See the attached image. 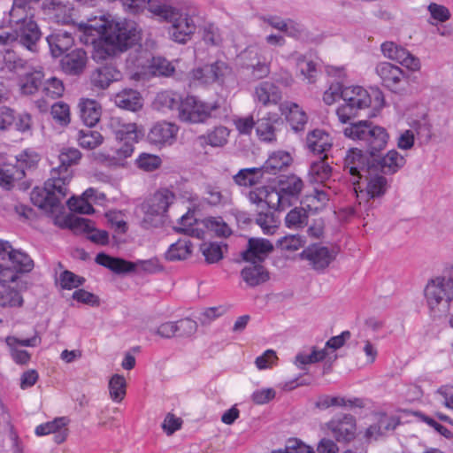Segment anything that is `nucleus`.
Returning a JSON list of instances; mask_svg holds the SVG:
<instances>
[{"mask_svg": "<svg viewBox=\"0 0 453 453\" xmlns=\"http://www.w3.org/2000/svg\"><path fill=\"white\" fill-rule=\"evenodd\" d=\"M316 407L326 410L332 406L364 407V402L360 398L345 399L340 396L321 395L315 403Z\"/></svg>", "mask_w": 453, "mask_h": 453, "instance_id": "nucleus-40", "label": "nucleus"}, {"mask_svg": "<svg viewBox=\"0 0 453 453\" xmlns=\"http://www.w3.org/2000/svg\"><path fill=\"white\" fill-rule=\"evenodd\" d=\"M68 423V419L65 417L57 418L50 422L42 424L35 429V434L39 436L46 435L50 434H55L60 429L65 427Z\"/></svg>", "mask_w": 453, "mask_h": 453, "instance_id": "nucleus-55", "label": "nucleus"}, {"mask_svg": "<svg viewBox=\"0 0 453 453\" xmlns=\"http://www.w3.org/2000/svg\"><path fill=\"white\" fill-rule=\"evenodd\" d=\"M326 157L325 154L320 160L311 163L309 171L311 181L323 183L331 176L332 167L326 162Z\"/></svg>", "mask_w": 453, "mask_h": 453, "instance_id": "nucleus-44", "label": "nucleus"}, {"mask_svg": "<svg viewBox=\"0 0 453 453\" xmlns=\"http://www.w3.org/2000/svg\"><path fill=\"white\" fill-rule=\"evenodd\" d=\"M280 111L286 116L287 121L295 132L303 131L308 121L305 111L296 103L284 102L280 105Z\"/></svg>", "mask_w": 453, "mask_h": 453, "instance_id": "nucleus-25", "label": "nucleus"}, {"mask_svg": "<svg viewBox=\"0 0 453 453\" xmlns=\"http://www.w3.org/2000/svg\"><path fill=\"white\" fill-rule=\"evenodd\" d=\"M336 249L314 243L306 247L299 256L315 271H324L336 258Z\"/></svg>", "mask_w": 453, "mask_h": 453, "instance_id": "nucleus-11", "label": "nucleus"}, {"mask_svg": "<svg viewBox=\"0 0 453 453\" xmlns=\"http://www.w3.org/2000/svg\"><path fill=\"white\" fill-rule=\"evenodd\" d=\"M17 42L31 51H36V45L41 39V31L34 20L21 22L15 26Z\"/></svg>", "mask_w": 453, "mask_h": 453, "instance_id": "nucleus-22", "label": "nucleus"}, {"mask_svg": "<svg viewBox=\"0 0 453 453\" xmlns=\"http://www.w3.org/2000/svg\"><path fill=\"white\" fill-rule=\"evenodd\" d=\"M333 145L329 134L322 129H314L308 133L306 146L314 154H323L328 151Z\"/></svg>", "mask_w": 453, "mask_h": 453, "instance_id": "nucleus-30", "label": "nucleus"}, {"mask_svg": "<svg viewBox=\"0 0 453 453\" xmlns=\"http://www.w3.org/2000/svg\"><path fill=\"white\" fill-rule=\"evenodd\" d=\"M327 427L338 442L347 443L356 437L357 424L352 415L345 414L342 418H334L327 423Z\"/></svg>", "mask_w": 453, "mask_h": 453, "instance_id": "nucleus-15", "label": "nucleus"}, {"mask_svg": "<svg viewBox=\"0 0 453 453\" xmlns=\"http://www.w3.org/2000/svg\"><path fill=\"white\" fill-rule=\"evenodd\" d=\"M65 90L62 81L56 77H50L43 82L42 92L45 96L55 99L60 97Z\"/></svg>", "mask_w": 453, "mask_h": 453, "instance_id": "nucleus-54", "label": "nucleus"}, {"mask_svg": "<svg viewBox=\"0 0 453 453\" xmlns=\"http://www.w3.org/2000/svg\"><path fill=\"white\" fill-rule=\"evenodd\" d=\"M183 97L177 92L165 90L157 93L155 104L160 109L175 110L179 113Z\"/></svg>", "mask_w": 453, "mask_h": 453, "instance_id": "nucleus-42", "label": "nucleus"}, {"mask_svg": "<svg viewBox=\"0 0 453 453\" xmlns=\"http://www.w3.org/2000/svg\"><path fill=\"white\" fill-rule=\"evenodd\" d=\"M59 281L62 288L72 289L83 285L85 279L74 274L71 271L65 270L60 273Z\"/></svg>", "mask_w": 453, "mask_h": 453, "instance_id": "nucleus-62", "label": "nucleus"}, {"mask_svg": "<svg viewBox=\"0 0 453 453\" xmlns=\"http://www.w3.org/2000/svg\"><path fill=\"white\" fill-rule=\"evenodd\" d=\"M367 169L368 173L362 177L366 182L365 191L360 190V194L357 195L359 207L362 205V196H366L369 198L380 197L385 195L389 187L388 179L384 174L375 170L374 167Z\"/></svg>", "mask_w": 453, "mask_h": 453, "instance_id": "nucleus-13", "label": "nucleus"}, {"mask_svg": "<svg viewBox=\"0 0 453 453\" xmlns=\"http://www.w3.org/2000/svg\"><path fill=\"white\" fill-rule=\"evenodd\" d=\"M205 200L212 206L226 205L230 203L231 197L223 193L218 187L207 185L205 188Z\"/></svg>", "mask_w": 453, "mask_h": 453, "instance_id": "nucleus-51", "label": "nucleus"}, {"mask_svg": "<svg viewBox=\"0 0 453 453\" xmlns=\"http://www.w3.org/2000/svg\"><path fill=\"white\" fill-rule=\"evenodd\" d=\"M39 7L44 16L57 23L67 24L71 20L72 8L64 0H43Z\"/></svg>", "mask_w": 453, "mask_h": 453, "instance_id": "nucleus-18", "label": "nucleus"}, {"mask_svg": "<svg viewBox=\"0 0 453 453\" xmlns=\"http://www.w3.org/2000/svg\"><path fill=\"white\" fill-rule=\"evenodd\" d=\"M174 323L176 326V335L178 337H189L197 330L196 322L188 318L180 319Z\"/></svg>", "mask_w": 453, "mask_h": 453, "instance_id": "nucleus-64", "label": "nucleus"}, {"mask_svg": "<svg viewBox=\"0 0 453 453\" xmlns=\"http://www.w3.org/2000/svg\"><path fill=\"white\" fill-rule=\"evenodd\" d=\"M256 223L262 228L264 234H273L279 226V220L273 212L259 211L257 214Z\"/></svg>", "mask_w": 453, "mask_h": 453, "instance_id": "nucleus-50", "label": "nucleus"}, {"mask_svg": "<svg viewBox=\"0 0 453 453\" xmlns=\"http://www.w3.org/2000/svg\"><path fill=\"white\" fill-rule=\"evenodd\" d=\"M292 162L289 153L279 150L272 153L261 166L264 174L275 175L286 169Z\"/></svg>", "mask_w": 453, "mask_h": 453, "instance_id": "nucleus-34", "label": "nucleus"}, {"mask_svg": "<svg viewBox=\"0 0 453 453\" xmlns=\"http://www.w3.org/2000/svg\"><path fill=\"white\" fill-rule=\"evenodd\" d=\"M41 0H13L12 9L9 12V23L16 26L21 22L33 20L36 9Z\"/></svg>", "mask_w": 453, "mask_h": 453, "instance_id": "nucleus-19", "label": "nucleus"}, {"mask_svg": "<svg viewBox=\"0 0 453 453\" xmlns=\"http://www.w3.org/2000/svg\"><path fill=\"white\" fill-rule=\"evenodd\" d=\"M173 15V17L167 20L172 23L169 34L173 41L184 43L195 32L196 25L193 19L187 15H181L176 11Z\"/></svg>", "mask_w": 453, "mask_h": 453, "instance_id": "nucleus-17", "label": "nucleus"}, {"mask_svg": "<svg viewBox=\"0 0 453 453\" xmlns=\"http://www.w3.org/2000/svg\"><path fill=\"white\" fill-rule=\"evenodd\" d=\"M192 253V242L185 237L170 245L165 254V259L177 261L187 259Z\"/></svg>", "mask_w": 453, "mask_h": 453, "instance_id": "nucleus-38", "label": "nucleus"}, {"mask_svg": "<svg viewBox=\"0 0 453 453\" xmlns=\"http://www.w3.org/2000/svg\"><path fill=\"white\" fill-rule=\"evenodd\" d=\"M375 73L383 87L394 93H402L408 85V74L398 65L390 62H379L375 66Z\"/></svg>", "mask_w": 453, "mask_h": 453, "instance_id": "nucleus-8", "label": "nucleus"}, {"mask_svg": "<svg viewBox=\"0 0 453 453\" xmlns=\"http://www.w3.org/2000/svg\"><path fill=\"white\" fill-rule=\"evenodd\" d=\"M108 388L111 400L120 403L126 395V379L123 375L116 373L110 379Z\"/></svg>", "mask_w": 453, "mask_h": 453, "instance_id": "nucleus-48", "label": "nucleus"}, {"mask_svg": "<svg viewBox=\"0 0 453 453\" xmlns=\"http://www.w3.org/2000/svg\"><path fill=\"white\" fill-rule=\"evenodd\" d=\"M228 71L227 65L222 61H216L192 71V78L202 84H210L220 81Z\"/></svg>", "mask_w": 453, "mask_h": 453, "instance_id": "nucleus-21", "label": "nucleus"}, {"mask_svg": "<svg viewBox=\"0 0 453 453\" xmlns=\"http://www.w3.org/2000/svg\"><path fill=\"white\" fill-rule=\"evenodd\" d=\"M5 251L1 256L2 260H6L12 264L19 273H28L34 267V262L30 257L17 250H13L11 244L7 242V247L4 246Z\"/></svg>", "mask_w": 453, "mask_h": 453, "instance_id": "nucleus-29", "label": "nucleus"}, {"mask_svg": "<svg viewBox=\"0 0 453 453\" xmlns=\"http://www.w3.org/2000/svg\"><path fill=\"white\" fill-rule=\"evenodd\" d=\"M250 56V62L243 64V67L250 71V74L255 80H260L265 78L270 73V66L265 62L261 61L260 57L257 52L249 50L245 53Z\"/></svg>", "mask_w": 453, "mask_h": 453, "instance_id": "nucleus-39", "label": "nucleus"}, {"mask_svg": "<svg viewBox=\"0 0 453 453\" xmlns=\"http://www.w3.org/2000/svg\"><path fill=\"white\" fill-rule=\"evenodd\" d=\"M372 157H367L363 150L357 148L349 149L344 157L343 170L354 177L362 179L372 169Z\"/></svg>", "mask_w": 453, "mask_h": 453, "instance_id": "nucleus-14", "label": "nucleus"}, {"mask_svg": "<svg viewBox=\"0 0 453 453\" xmlns=\"http://www.w3.org/2000/svg\"><path fill=\"white\" fill-rule=\"evenodd\" d=\"M79 106L81 119L83 123L88 127L96 126L101 118L102 108L100 104L92 99H84Z\"/></svg>", "mask_w": 453, "mask_h": 453, "instance_id": "nucleus-35", "label": "nucleus"}, {"mask_svg": "<svg viewBox=\"0 0 453 453\" xmlns=\"http://www.w3.org/2000/svg\"><path fill=\"white\" fill-rule=\"evenodd\" d=\"M178 127L169 122H157L152 126L148 133V141L151 144H171L175 140Z\"/></svg>", "mask_w": 453, "mask_h": 453, "instance_id": "nucleus-24", "label": "nucleus"}, {"mask_svg": "<svg viewBox=\"0 0 453 453\" xmlns=\"http://www.w3.org/2000/svg\"><path fill=\"white\" fill-rule=\"evenodd\" d=\"M87 55L81 49H77L66 54L61 59L62 69L71 75L81 73L86 66Z\"/></svg>", "mask_w": 453, "mask_h": 453, "instance_id": "nucleus-31", "label": "nucleus"}, {"mask_svg": "<svg viewBox=\"0 0 453 453\" xmlns=\"http://www.w3.org/2000/svg\"><path fill=\"white\" fill-rule=\"evenodd\" d=\"M150 67L152 73L158 76H170L174 72V66L164 58H153Z\"/></svg>", "mask_w": 453, "mask_h": 453, "instance_id": "nucleus-61", "label": "nucleus"}, {"mask_svg": "<svg viewBox=\"0 0 453 453\" xmlns=\"http://www.w3.org/2000/svg\"><path fill=\"white\" fill-rule=\"evenodd\" d=\"M4 62L10 71L25 70L24 73L19 78L21 94L34 95L43 85L44 73L42 68L26 67V63L22 59L16 58L13 53L9 51L4 56Z\"/></svg>", "mask_w": 453, "mask_h": 453, "instance_id": "nucleus-6", "label": "nucleus"}, {"mask_svg": "<svg viewBox=\"0 0 453 453\" xmlns=\"http://www.w3.org/2000/svg\"><path fill=\"white\" fill-rule=\"evenodd\" d=\"M24 178V172L12 165L0 166V186L10 190L17 180Z\"/></svg>", "mask_w": 453, "mask_h": 453, "instance_id": "nucleus-45", "label": "nucleus"}, {"mask_svg": "<svg viewBox=\"0 0 453 453\" xmlns=\"http://www.w3.org/2000/svg\"><path fill=\"white\" fill-rule=\"evenodd\" d=\"M146 7L148 8L150 12L166 21L168 20L169 18L173 17V14L175 11L173 8L163 4L159 0H147Z\"/></svg>", "mask_w": 453, "mask_h": 453, "instance_id": "nucleus-53", "label": "nucleus"}, {"mask_svg": "<svg viewBox=\"0 0 453 453\" xmlns=\"http://www.w3.org/2000/svg\"><path fill=\"white\" fill-rule=\"evenodd\" d=\"M81 157V153L78 149L64 148L58 156L60 165L51 170L50 178L44 187L33 188L30 194L33 204L49 214L60 213L64 209L62 200L67 195V185L73 177L70 167L78 164Z\"/></svg>", "mask_w": 453, "mask_h": 453, "instance_id": "nucleus-1", "label": "nucleus"}, {"mask_svg": "<svg viewBox=\"0 0 453 453\" xmlns=\"http://www.w3.org/2000/svg\"><path fill=\"white\" fill-rule=\"evenodd\" d=\"M104 141L103 135L90 127L81 129L78 133V142L81 147L88 150H93L102 144Z\"/></svg>", "mask_w": 453, "mask_h": 453, "instance_id": "nucleus-47", "label": "nucleus"}, {"mask_svg": "<svg viewBox=\"0 0 453 453\" xmlns=\"http://www.w3.org/2000/svg\"><path fill=\"white\" fill-rule=\"evenodd\" d=\"M425 296L434 319L445 317L453 302V265L443 275L430 280L425 288Z\"/></svg>", "mask_w": 453, "mask_h": 453, "instance_id": "nucleus-3", "label": "nucleus"}, {"mask_svg": "<svg viewBox=\"0 0 453 453\" xmlns=\"http://www.w3.org/2000/svg\"><path fill=\"white\" fill-rule=\"evenodd\" d=\"M281 99L280 88L268 81H262L255 87L254 100L264 106L268 104H277Z\"/></svg>", "mask_w": 453, "mask_h": 453, "instance_id": "nucleus-27", "label": "nucleus"}, {"mask_svg": "<svg viewBox=\"0 0 453 453\" xmlns=\"http://www.w3.org/2000/svg\"><path fill=\"white\" fill-rule=\"evenodd\" d=\"M343 134L346 137L360 142L372 157L386 148L389 138L384 127L374 125L369 120L351 123L343 129Z\"/></svg>", "mask_w": 453, "mask_h": 453, "instance_id": "nucleus-4", "label": "nucleus"}, {"mask_svg": "<svg viewBox=\"0 0 453 453\" xmlns=\"http://www.w3.org/2000/svg\"><path fill=\"white\" fill-rule=\"evenodd\" d=\"M47 42L52 56L58 58L72 47L73 38L68 32L58 31L49 35Z\"/></svg>", "mask_w": 453, "mask_h": 453, "instance_id": "nucleus-36", "label": "nucleus"}, {"mask_svg": "<svg viewBox=\"0 0 453 453\" xmlns=\"http://www.w3.org/2000/svg\"><path fill=\"white\" fill-rule=\"evenodd\" d=\"M344 104L338 107L336 113L342 123H347L357 116L360 110L371 105V96L362 87H345L342 92Z\"/></svg>", "mask_w": 453, "mask_h": 453, "instance_id": "nucleus-7", "label": "nucleus"}, {"mask_svg": "<svg viewBox=\"0 0 453 453\" xmlns=\"http://www.w3.org/2000/svg\"><path fill=\"white\" fill-rule=\"evenodd\" d=\"M273 249L272 243L265 239L251 238L249 248L242 252V258L247 262H263L266 255Z\"/></svg>", "mask_w": 453, "mask_h": 453, "instance_id": "nucleus-28", "label": "nucleus"}, {"mask_svg": "<svg viewBox=\"0 0 453 453\" xmlns=\"http://www.w3.org/2000/svg\"><path fill=\"white\" fill-rule=\"evenodd\" d=\"M212 109L211 106L198 100L196 96H188L183 98L178 118L186 123H201L211 116Z\"/></svg>", "mask_w": 453, "mask_h": 453, "instance_id": "nucleus-10", "label": "nucleus"}, {"mask_svg": "<svg viewBox=\"0 0 453 453\" xmlns=\"http://www.w3.org/2000/svg\"><path fill=\"white\" fill-rule=\"evenodd\" d=\"M229 130L222 126L214 127L213 130L208 132L204 135L198 137L201 144L206 143L211 147H222L227 142Z\"/></svg>", "mask_w": 453, "mask_h": 453, "instance_id": "nucleus-43", "label": "nucleus"}, {"mask_svg": "<svg viewBox=\"0 0 453 453\" xmlns=\"http://www.w3.org/2000/svg\"><path fill=\"white\" fill-rule=\"evenodd\" d=\"M175 198L174 194L167 188L157 191L146 205L143 224L145 227L150 226H157L161 223L160 219H154L153 217L160 218L168 210Z\"/></svg>", "mask_w": 453, "mask_h": 453, "instance_id": "nucleus-9", "label": "nucleus"}, {"mask_svg": "<svg viewBox=\"0 0 453 453\" xmlns=\"http://www.w3.org/2000/svg\"><path fill=\"white\" fill-rule=\"evenodd\" d=\"M261 167L243 168L234 175V182L241 187H253L261 182L264 178Z\"/></svg>", "mask_w": 453, "mask_h": 453, "instance_id": "nucleus-37", "label": "nucleus"}, {"mask_svg": "<svg viewBox=\"0 0 453 453\" xmlns=\"http://www.w3.org/2000/svg\"><path fill=\"white\" fill-rule=\"evenodd\" d=\"M39 161L38 154L35 152L23 151L16 157V165L13 166L21 169L26 175V170L34 168Z\"/></svg>", "mask_w": 453, "mask_h": 453, "instance_id": "nucleus-57", "label": "nucleus"}, {"mask_svg": "<svg viewBox=\"0 0 453 453\" xmlns=\"http://www.w3.org/2000/svg\"><path fill=\"white\" fill-rule=\"evenodd\" d=\"M137 166L145 172H153L162 164L161 158L154 154L142 153L136 159Z\"/></svg>", "mask_w": 453, "mask_h": 453, "instance_id": "nucleus-56", "label": "nucleus"}, {"mask_svg": "<svg viewBox=\"0 0 453 453\" xmlns=\"http://www.w3.org/2000/svg\"><path fill=\"white\" fill-rule=\"evenodd\" d=\"M286 226L289 228H302L308 224V215L304 208L292 209L285 218Z\"/></svg>", "mask_w": 453, "mask_h": 453, "instance_id": "nucleus-49", "label": "nucleus"}, {"mask_svg": "<svg viewBox=\"0 0 453 453\" xmlns=\"http://www.w3.org/2000/svg\"><path fill=\"white\" fill-rule=\"evenodd\" d=\"M98 265L108 268L115 273H127L144 272L156 273L163 271L164 267L157 257L136 262L127 261L122 258L111 257L104 252L98 253L95 259Z\"/></svg>", "mask_w": 453, "mask_h": 453, "instance_id": "nucleus-5", "label": "nucleus"}, {"mask_svg": "<svg viewBox=\"0 0 453 453\" xmlns=\"http://www.w3.org/2000/svg\"><path fill=\"white\" fill-rule=\"evenodd\" d=\"M107 127L115 135V138L119 141H138L140 138V132L137 129L135 123L126 122L119 116H111L107 122Z\"/></svg>", "mask_w": 453, "mask_h": 453, "instance_id": "nucleus-23", "label": "nucleus"}, {"mask_svg": "<svg viewBox=\"0 0 453 453\" xmlns=\"http://www.w3.org/2000/svg\"><path fill=\"white\" fill-rule=\"evenodd\" d=\"M23 304V298L19 292L15 289H7L0 293V307H20Z\"/></svg>", "mask_w": 453, "mask_h": 453, "instance_id": "nucleus-59", "label": "nucleus"}, {"mask_svg": "<svg viewBox=\"0 0 453 453\" xmlns=\"http://www.w3.org/2000/svg\"><path fill=\"white\" fill-rule=\"evenodd\" d=\"M19 339L15 336H7L5 343L9 347L10 354L13 361L18 365H26L29 362L31 356L27 350L19 349L17 342Z\"/></svg>", "mask_w": 453, "mask_h": 453, "instance_id": "nucleus-52", "label": "nucleus"}, {"mask_svg": "<svg viewBox=\"0 0 453 453\" xmlns=\"http://www.w3.org/2000/svg\"><path fill=\"white\" fill-rule=\"evenodd\" d=\"M278 119H273L270 117H264L256 122V132L258 138L265 142H272L276 141V127Z\"/></svg>", "mask_w": 453, "mask_h": 453, "instance_id": "nucleus-41", "label": "nucleus"}, {"mask_svg": "<svg viewBox=\"0 0 453 453\" xmlns=\"http://www.w3.org/2000/svg\"><path fill=\"white\" fill-rule=\"evenodd\" d=\"M276 186L280 194L283 196L286 205L292 206L299 200L304 188L303 180L296 174L281 176Z\"/></svg>", "mask_w": 453, "mask_h": 453, "instance_id": "nucleus-16", "label": "nucleus"}, {"mask_svg": "<svg viewBox=\"0 0 453 453\" xmlns=\"http://www.w3.org/2000/svg\"><path fill=\"white\" fill-rule=\"evenodd\" d=\"M382 55L392 61H395L411 71H418L421 64L418 58L412 55L403 46L392 42L387 41L380 45Z\"/></svg>", "mask_w": 453, "mask_h": 453, "instance_id": "nucleus-12", "label": "nucleus"}, {"mask_svg": "<svg viewBox=\"0 0 453 453\" xmlns=\"http://www.w3.org/2000/svg\"><path fill=\"white\" fill-rule=\"evenodd\" d=\"M114 104L119 108L136 111L142 107V98L137 90L125 88L114 96Z\"/></svg>", "mask_w": 453, "mask_h": 453, "instance_id": "nucleus-33", "label": "nucleus"}, {"mask_svg": "<svg viewBox=\"0 0 453 453\" xmlns=\"http://www.w3.org/2000/svg\"><path fill=\"white\" fill-rule=\"evenodd\" d=\"M102 31L95 29L98 38H86L85 42L93 44L92 58L96 61H104L117 57L140 38L135 24L131 21L106 22L99 27Z\"/></svg>", "mask_w": 453, "mask_h": 453, "instance_id": "nucleus-2", "label": "nucleus"}, {"mask_svg": "<svg viewBox=\"0 0 453 453\" xmlns=\"http://www.w3.org/2000/svg\"><path fill=\"white\" fill-rule=\"evenodd\" d=\"M242 280L250 287H256L269 280V273L261 262H250L241 271Z\"/></svg>", "mask_w": 453, "mask_h": 453, "instance_id": "nucleus-32", "label": "nucleus"}, {"mask_svg": "<svg viewBox=\"0 0 453 453\" xmlns=\"http://www.w3.org/2000/svg\"><path fill=\"white\" fill-rule=\"evenodd\" d=\"M204 226L208 230L214 232L219 237H226L232 233L229 226L220 218L206 219H204Z\"/></svg>", "mask_w": 453, "mask_h": 453, "instance_id": "nucleus-60", "label": "nucleus"}, {"mask_svg": "<svg viewBox=\"0 0 453 453\" xmlns=\"http://www.w3.org/2000/svg\"><path fill=\"white\" fill-rule=\"evenodd\" d=\"M121 77V73L116 66L105 65L92 73L90 81L94 87L105 89L111 82L120 80Z\"/></svg>", "mask_w": 453, "mask_h": 453, "instance_id": "nucleus-26", "label": "nucleus"}, {"mask_svg": "<svg viewBox=\"0 0 453 453\" xmlns=\"http://www.w3.org/2000/svg\"><path fill=\"white\" fill-rule=\"evenodd\" d=\"M67 205L72 211L78 212L81 214H91L94 212L93 206L83 196L71 197L67 201Z\"/></svg>", "mask_w": 453, "mask_h": 453, "instance_id": "nucleus-63", "label": "nucleus"}, {"mask_svg": "<svg viewBox=\"0 0 453 453\" xmlns=\"http://www.w3.org/2000/svg\"><path fill=\"white\" fill-rule=\"evenodd\" d=\"M65 222V225L75 233L84 232L88 234L91 232L93 225L91 220L77 216L66 217Z\"/></svg>", "mask_w": 453, "mask_h": 453, "instance_id": "nucleus-58", "label": "nucleus"}, {"mask_svg": "<svg viewBox=\"0 0 453 453\" xmlns=\"http://www.w3.org/2000/svg\"><path fill=\"white\" fill-rule=\"evenodd\" d=\"M405 158L395 150H389L384 157H372V168L380 173L394 174L405 165Z\"/></svg>", "mask_w": 453, "mask_h": 453, "instance_id": "nucleus-20", "label": "nucleus"}, {"mask_svg": "<svg viewBox=\"0 0 453 453\" xmlns=\"http://www.w3.org/2000/svg\"><path fill=\"white\" fill-rule=\"evenodd\" d=\"M268 209H273L274 211H282L289 208L286 205V202L279 192V188L277 186L275 187H266L265 192V207Z\"/></svg>", "mask_w": 453, "mask_h": 453, "instance_id": "nucleus-46", "label": "nucleus"}]
</instances>
